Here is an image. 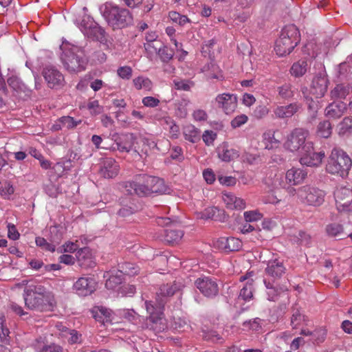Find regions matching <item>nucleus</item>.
<instances>
[{
    "label": "nucleus",
    "instance_id": "obj_50",
    "mask_svg": "<svg viewBox=\"0 0 352 352\" xmlns=\"http://www.w3.org/2000/svg\"><path fill=\"white\" fill-rule=\"evenodd\" d=\"M218 211V209L215 207H208L206 208L204 211L198 212L197 214V219H212L214 218L216 212Z\"/></svg>",
    "mask_w": 352,
    "mask_h": 352
},
{
    "label": "nucleus",
    "instance_id": "obj_18",
    "mask_svg": "<svg viewBox=\"0 0 352 352\" xmlns=\"http://www.w3.org/2000/svg\"><path fill=\"white\" fill-rule=\"evenodd\" d=\"M73 288L78 295L86 296L96 290V282L91 277H80L75 282Z\"/></svg>",
    "mask_w": 352,
    "mask_h": 352
},
{
    "label": "nucleus",
    "instance_id": "obj_55",
    "mask_svg": "<svg viewBox=\"0 0 352 352\" xmlns=\"http://www.w3.org/2000/svg\"><path fill=\"white\" fill-rule=\"evenodd\" d=\"M118 76L124 80H129L133 74L132 68L129 66L120 67L117 70Z\"/></svg>",
    "mask_w": 352,
    "mask_h": 352
},
{
    "label": "nucleus",
    "instance_id": "obj_35",
    "mask_svg": "<svg viewBox=\"0 0 352 352\" xmlns=\"http://www.w3.org/2000/svg\"><path fill=\"white\" fill-rule=\"evenodd\" d=\"M183 133L185 139L192 143L197 142L200 140V131L193 125L186 126Z\"/></svg>",
    "mask_w": 352,
    "mask_h": 352
},
{
    "label": "nucleus",
    "instance_id": "obj_43",
    "mask_svg": "<svg viewBox=\"0 0 352 352\" xmlns=\"http://www.w3.org/2000/svg\"><path fill=\"white\" fill-rule=\"evenodd\" d=\"M173 85L177 90L188 91L195 86V82L190 80L176 78L173 80Z\"/></svg>",
    "mask_w": 352,
    "mask_h": 352
},
{
    "label": "nucleus",
    "instance_id": "obj_58",
    "mask_svg": "<svg viewBox=\"0 0 352 352\" xmlns=\"http://www.w3.org/2000/svg\"><path fill=\"white\" fill-rule=\"evenodd\" d=\"M241 160L243 162H246L249 164H254L260 160V156L257 154L244 153L241 156Z\"/></svg>",
    "mask_w": 352,
    "mask_h": 352
},
{
    "label": "nucleus",
    "instance_id": "obj_26",
    "mask_svg": "<svg viewBox=\"0 0 352 352\" xmlns=\"http://www.w3.org/2000/svg\"><path fill=\"white\" fill-rule=\"evenodd\" d=\"M219 158L226 162L234 160L239 157V151L230 148L227 143H223L217 148Z\"/></svg>",
    "mask_w": 352,
    "mask_h": 352
},
{
    "label": "nucleus",
    "instance_id": "obj_16",
    "mask_svg": "<svg viewBox=\"0 0 352 352\" xmlns=\"http://www.w3.org/2000/svg\"><path fill=\"white\" fill-rule=\"evenodd\" d=\"M265 272L269 280L275 281L285 274L286 267L283 261L278 258L272 259L267 261Z\"/></svg>",
    "mask_w": 352,
    "mask_h": 352
},
{
    "label": "nucleus",
    "instance_id": "obj_31",
    "mask_svg": "<svg viewBox=\"0 0 352 352\" xmlns=\"http://www.w3.org/2000/svg\"><path fill=\"white\" fill-rule=\"evenodd\" d=\"M276 131L270 129L263 134V143L265 148L270 150L278 148L280 144V140L275 135Z\"/></svg>",
    "mask_w": 352,
    "mask_h": 352
},
{
    "label": "nucleus",
    "instance_id": "obj_5",
    "mask_svg": "<svg viewBox=\"0 0 352 352\" xmlns=\"http://www.w3.org/2000/svg\"><path fill=\"white\" fill-rule=\"evenodd\" d=\"M352 166L351 157L342 150H332L326 165V170L331 174H337L342 177H346Z\"/></svg>",
    "mask_w": 352,
    "mask_h": 352
},
{
    "label": "nucleus",
    "instance_id": "obj_49",
    "mask_svg": "<svg viewBox=\"0 0 352 352\" xmlns=\"http://www.w3.org/2000/svg\"><path fill=\"white\" fill-rule=\"evenodd\" d=\"M158 55L163 62H168L174 55V52L173 50L167 47L166 46H162L159 48Z\"/></svg>",
    "mask_w": 352,
    "mask_h": 352
},
{
    "label": "nucleus",
    "instance_id": "obj_19",
    "mask_svg": "<svg viewBox=\"0 0 352 352\" xmlns=\"http://www.w3.org/2000/svg\"><path fill=\"white\" fill-rule=\"evenodd\" d=\"M328 82L325 72H319L313 78L310 89L311 93L316 98L324 96L327 91Z\"/></svg>",
    "mask_w": 352,
    "mask_h": 352
},
{
    "label": "nucleus",
    "instance_id": "obj_41",
    "mask_svg": "<svg viewBox=\"0 0 352 352\" xmlns=\"http://www.w3.org/2000/svg\"><path fill=\"white\" fill-rule=\"evenodd\" d=\"M107 274V275H104V277L109 276L105 283V286L107 289H114L117 286L122 283L123 277L122 275L118 272L116 274L109 275V272Z\"/></svg>",
    "mask_w": 352,
    "mask_h": 352
},
{
    "label": "nucleus",
    "instance_id": "obj_22",
    "mask_svg": "<svg viewBox=\"0 0 352 352\" xmlns=\"http://www.w3.org/2000/svg\"><path fill=\"white\" fill-rule=\"evenodd\" d=\"M254 273L253 271L248 272L244 276L239 278L240 281L247 280L245 285L241 289L239 298H241L245 301H249L253 298V278Z\"/></svg>",
    "mask_w": 352,
    "mask_h": 352
},
{
    "label": "nucleus",
    "instance_id": "obj_42",
    "mask_svg": "<svg viewBox=\"0 0 352 352\" xmlns=\"http://www.w3.org/2000/svg\"><path fill=\"white\" fill-rule=\"evenodd\" d=\"M332 133L331 124L328 120L320 122L317 126V134L324 138H329Z\"/></svg>",
    "mask_w": 352,
    "mask_h": 352
},
{
    "label": "nucleus",
    "instance_id": "obj_30",
    "mask_svg": "<svg viewBox=\"0 0 352 352\" xmlns=\"http://www.w3.org/2000/svg\"><path fill=\"white\" fill-rule=\"evenodd\" d=\"M352 94V87L349 84H338L331 91L332 99H344L349 94Z\"/></svg>",
    "mask_w": 352,
    "mask_h": 352
},
{
    "label": "nucleus",
    "instance_id": "obj_56",
    "mask_svg": "<svg viewBox=\"0 0 352 352\" xmlns=\"http://www.w3.org/2000/svg\"><path fill=\"white\" fill-rule=\"evenodd\" d=\"M142 103L144 107L154 108L159 106L160 101L157 98L153 96H146L142 98Z\"/></svg>",
    "mask_w": 352,
    "mask_h": 352
},
{
    "label": "nucleus",
    "instance_id": "obj_9",
    "mask_svg": "<svg viewBox=\"0 0 352 352\" xmlns=\"http://www.w3.org/2000/svg\"><path fill=\"white\" fill-rule=\"evenodd\" d=\"M157 223L160 226L173 224V228H167L164 231L163 240L170 245L177 244L184 236V232L177 228V220L170 219V217H159L156 219Z\"/></svg>",
    "mask_w": 352,
    "mask_h": 352
},
{
    "label": "nucleus",
    "instance_id": "obj_2",
    "mask_svg": "<svg viewBox=\"0 0 352 352\" xmlns=\"http://www.w3.org/2000/svg\"><path fill=\"white\" fill-rule=\"evenodd\" d=\"M23 298L26 308L38 311L50 310L56 303L54 294L40 284L28 285Z\"/></svg>",
    "mask_w": 352,
    "mask_h": 352
},
{
    "label": "nucleus",
    "instance_id": "obj_3",
    "mask_svg": "<svg viewBox=\"0 0 352 352\" xmlns=\"http://www.w3.org/2000/svg\"><path fill=\"white\" fill-rule=\"evenodd\" d=\"M124 188L128 194L137 195L139 197L162 194L168 190L163 179L146 175H139L135 181L126 182Z\"/></svg>",
    "mask_w": 352,
    "mask_h": 352
},
{
    "label": "nucleus",
    "instance_id": "obj_15",
    "mask_svg": "<svg viewBox=\"0 0 352 352\" xmlns=\"http://www.w3.org/2000/svg\"><path fill=\"white\" fill-rule=\"evenodd\" d=\"M217 107L221 109L225 113H233L237 107V98L234 94H221L217 96L214 101Z\"/></svg>",
    "mask_w": 352,
    "mask_h": 352
},
{
    "label": "nucleus",
    "instance_id": "obj_52",
    "mask_svg": "<svg viewBox=\"0 0 352 352\" xmlns=\"http://www.w3.org/2000/svg\"><path fill=\"white\" fill-rule=\"evenodd\" d=\"M35 242L36 245L40 247L43 250L52 252H54L55 251V245L48 243L47 240L43 237H36Z\"/></svg>",
    "mask_w": 352,
    "mask_h": 352
},
{
    "label": "nucleus",
    "instance_id": "obj_27",
    "mask_svg": "<svg viewBox=\"0 0 352 352\" xmlns=\"http://www.w3.org/2000/svg\"><path fill=\"white\" fill-rule=\"evenodd\" d=\"M222 199L229 209L243 210L246 206V203L244 199L236 197L232 193L223 194Z\"/></svg>",
    "mask_w": 352,
    "mask_h": 352
},
{
    "label": "nucleus",
    "instance_id": "obj_38",
    "mask_svg": "<svg viewBox=\"0 0 352 352\" xmlns=\"http://www.w3.org/2000/svg\"><path fill=\"white\" fill-rule=\"evenodd\" d=\"M338 133L339 135H348L352 133V116L345 117L338 124Z\"/></svg>",
    "mask_w": 352,
    "mask_h": 352
},
{
    "label": "nucleus",
    "instance_id": "obj_36",
    "mask_svg": "<svg viewBox=\"0 0 352 352\" xmlns=\"http://www.w3.org/2000/svg\"><path fill=\"white\" fill-rule=\"evenodd\" d=\"M118 267V272L122 276H133L138 274L140 272V267L136 264L128 262L119 264Z\"/></svg>",
    "mask_w": 352,
    "mask_h": 352
},
{
    "label": "nucleus",
    "instance_id": "obj_44",
    "mask_svg": "<svg viewBox=\"0 0 352 352\" xmlns=\"http://www.w3.org/2000/svg\"><path fill=\"white\" fill-rule=\"evenodd\" d=\"M264 284L267 290L268 300L272 301L276 300L278 296L280 294V291L270 282V280L264 279Z\"/></svg>",
    "mask_w": 352,
    "mask_h": 352
},
{
    "label": "nucleus",
    "instance_id": "obj_59",
    "mask_svg": "<svg viewBox=\"0 0 352 352\" xmlns=\"http://www.w3.org/2000/svg\"><path fill=\"white\" fill-rule=\"evenodd\" d=\"M269 109L265 105H259L254 110V116L257 119H261L269 113Z\"/></svg>",
    "mask_w": 352,
    "mask_h": 352
},
{
    "label": "nucleus",
    "instance_id": "obj_46",
    "mask_svg": "<svg viewBox=\"0 0 352 352\" xmlns=\"http://www.w3.org/2000/svg\"><path fill=\"white\" fill-rule=\"evenodd\" d=\"M59 121L63 126L67 129H74L82 122L81 120H76L71 116H63L60 118Z\"/></svg>",
    "mask_w": 352,
    "mask_h": 352
},
{
    "label": "nucleus",
    "instance_id": "obj_61",
    "mask_svg": "<svg viewBox=\"0 0 352 352\" xmlns=\"http://www.w3.org/2000/svg\"><path fill=\"white\" fill-rule=\"evenodd\" d=\"M248 120V118L247 116H245L244 114H241L240 116L235 117L231 121V126L234 129L240 127L241 125L246 123Z\"/></svg>",
    "mask_w": 352,
    "mask_h": 352
},
{
    "label": "nucleus",
    "instance_id": "obj_60",
    "mask_svg": "<svg viewBox=\"0 0 352 352\" xmlns=\"http://www.w3.org/2000/svg\"><path fill=\"white\" fill-rule=\"evenodd\" d=\"M280 201L273 192H269L262 197L264 204H277Z\"/></svg>",
    "mask_w": 352,
    "mask_h": 352
},
{
    "label": "nucleus",
    "instance_id": "obj_10",
    "mask_svg": "<svg viewBox=\"0 0 352 352\" xmlns=\"http://www.w3.org/2000/svg\"><path fill=\"white\" fill-rule=\"evenodd\" d=\"M195 285L199 292L206 298H212L219 294V285L217 279L213 277L201 276L196 279Z\"/></svg>",
    "mask_w": 352,
    "mask_h": 352
},
{
    "label": "nucleus",
    "instance_id": "obj_28",
    "mask_svg": "<svg viewBox=\"0 0 352 352\" xmlns=\"http://www.w3.org/2000/svg\"><path fill=\"white\" fill-rule=\"evenodd\" d=\"M325 231L329 237L335 238L338 240L345 239L348 236V233L345 232L343 226L338 223H331L327 225Z\"/></svg>",
    "mask_w": 352,
    "mask_h": 352
},
{
    "label": "nucleus",
    "instance_id": "obj_13",
    "mask_svg": "<svg viewBox=\"0 0 352 352\" xmlns=\"http://www.w3.org/2000/svg\"><path fill=\"white\" fill-rule=\"evenodd\" d=\"M42 75L48 87L51 89L60 88L65 84L63 75L54 66L48 65L44 67Z\"/></svg>",
    "mask_w": 352,
    "mask_h": 352
},
{
    "label": "nucleus",
    "instance_id": "obj_40",
    "mask_svg": "<svg viewBox=\"0 0 352 352\" xmlns=\"http://www.w3.org/2000/svg\"><path fill=\"white\" fill-rule=\"evenodd\" d=\"M278 96L284 100H289L294 96L295 89L289 83H285L277 87Z\"/></svg>",
    "mask_w": 352,
    "mask_h": 352
},
{
    "label": "nucleus",
    "instance_id": "obj_48",
    "mask_svg": "<svg viewBox=\"0 0 352 352\" xmlns=\"http://www.w3.org/2000/svg\"><path fill=\"white\" fill-rule=\"evenodd\" d=\"M203 338L212 342H221L222 337L214 330L203 331Z\"/></svg>",
    "mask_w": 352,
    "mask_h": 352
},
{
    "label": "nucleus",
    "instance_id": "obj_23",
    "mask_svg": "<svg viewBox=\"0 0 352 352\" xmlns=\"http://www.w3.org/2000/svg\"><path fill=\"white\" fill-rule=\"evenodd\" d=\"M135 142V137L131 133L122 134L115 140V145L113 149H117L120 152L129 153L133 148Z\"/></svg>",
    "mask_w": 352,
    "mask_h": 352
},
{
    "label": "nucleus",
    "instance_id": "obj_4",
    "mask_svg": "<svg viewBox=\"0 0 352 352\" xmlns=\"http://www.w3.org/2000/svg\"><path fill=\"white\" fill-rule=\"evenodd\" d=\"M100 10L113 29L125 28L133 22L132 15L126 8L107 3L100 7Z\"/></svg>",
    "mask_w": 352,
    "mask_h": 352
},
{
    "label": "nucleus",
    "instance_id": "obj_14",
    "mask_svg": "<svg viewBox=\"0 0 352 352\" xmlns=\"http://www.w3.org/2000/svg\"><path fill=\"white\" fill-rule=\"evenodd\" d=\"M79 28L81 32L87 37L98 39L102 36L103 31L89 16H83Z\"/></svg>",
    "mask_w": 352,
    "mask_h": 352
},
{
    "label": "nucleus",
    "instance_id": "obj_63",
    "mask_svg": "<svg viewBox=\"0 0 352 352\" xmlns=\"http://www.w3.org/2000/svg\"><path fill=\"white\" fill-rule=\"evenodd\" d=\"M135 287L132 285H125L120 289V292L122 296H132L135 293Z\"/></svg>",
    "mask_w": 352,
    "mask_h": 352
},
{
    "label": "nucleus",
    "instance_id": "obj_29",
    "mask_svg": "<svg viewBox=\"0 0 352 352\" xmlns=\"http://www.w3.org/2000/svg\"><path fill=\"white\" fill-rule=\"evenodd\" d=\"M218 242L219 243V248L226 251H237L241 247V241L234 237L221 238Z\"/></svg>",
    "mask_w": 352,
    "mask_h": 352
},
{
    "label": "nucleus",
    "instance_id": "obj_54",
    "mask_svg": "<svg viewBox=\"0 0 352 352\" xmlns=\"http://www.w3.org/2000/svg\"><path fill=\"white\" fill-rule=\"evenodd\" d=\"M14 192V188L10 182L6 183L0 189V195L5 199H10Z\"/></svg>",
    "mask_w": 352,
    "mask_h": 352
},
{
    "label": "nucleus",
    "instance_id": "obj_6",
    "mask_svg": "<svg viewBox=\"0 0 352 352\" xmlns=\"http://www.w3.org/2000/svg\"><path fill=\"white\" fill-rule=\"evenodd\" d=\"M61 59L64 67L70 73L84 71L87 64L84 50L77 46H72L65 50Z\"/></svg>",
    "mask_w": 352,
    "mask_h": 352
},
{
    "label": "nucleus",
    "instance_id": "obj_51",
    "mask_svg": "<svg viewBox=\"0 0 352 352\" xmlns=\"http://www.w3.org/2000/svg\"><path fill=\"white\" fill-rule=\"evenodd\" d=\"M111 311L102 307L98 308V313H97V315L94 316L96 320H99L98 318H100L102 323L111 321Z\"/></svg>",
    "mask_w": 352,
    "mask_h": 352
},
{
    "label": "nucleus",
    "instance_id": "obj_1",
    "mask_svg": "<svg viewBox=\"0 0 352 352\" xmlns=\"http://www.w3.org/2000/svg\"><path fill=\"white\" fill-rule=\"evenodd\" d=\"M179 289L176 284L162 285L156 293L155 300H145L146 310L148 314L147 318L151 328L157 332L163 331L166 329V320L164 317L163 309L167 298L175 294Z\"/></svg>",
    "mask_w": 352,
    "mask_h": 352
},
{
    "label": "nucleus",
    "instance_id": "obj_64",
    "mask_svg": "<svg viewBox=\"0 0 352 352\" xmlns=\"http://www.w3.org/2000/svg\"><path fill=\"white\" fill-rule=\"evenodd\" d=\"M216 137L217 134L212 131H206L202 135L203 140L207 145L212 144Z\"/></svg>",
    "mask_w": 352,
    "mask_h": 352
},
{
    "label": "nucleus",
    "instance_id": "obj_37",
    "mask_svg": "<svg viewBox=\"0 0 352 352\" xmlns=\"http://www.w3.org/2000/svg\"><path fill=\"white\" fill-rule=\"evenodd\" d=\"M291 241L300 245L308 246L311 244V237L308 233L298 230L291 236Z\"/></svg>",
    "mask_w": 352,
    "mask_h": 352
},
{
    "label": "nucleus",
    "instance_id": "obj_34",
    "mask_svg": "<svg viewBox=\"0 0 352 352\" xmlns=\"http://www.w3.org/2000/svg\"><path fill=\"white\" fill-rule=\"evenodd\" d=\"M133 84L138 90L143 89L146 91H151L153 87L152 81L148 78L142 76L135 78L133 80Z\"/></svg>",
    "mask_w": 352,
    "mask_h": 352
},
{
    "label": "nucleus",
    "instance_id": "obj_32",
    "mask_svg": "<svg viewBox=\"0 0 352 352\" xmlns=\"http://www.w3.org/2000/svg\"><path fill=\"white\" fill-rule=\"evenodd\" d=\"M282 177L276 173L270 172L264 179V183L272 190L279 188H285V184L281 181Z\"/></svg>",
    "mask_w": 352,
    "mask_h": 352
},
{
    "label": "nucleus",
    "instance_id": "obj_47",
    "mask_svg": "<svg viewBox=\"0 0 352 352\" xmlns=\"http://www.w3.org/2000/svg\"><path fill=\"white\" fill-rule=\"evenodd\" d=\"M305 316L298 309L294 310L291 318V325L293 329H298L305 322Z\"/></svg>",
    "mask_w": 352,
    "mask_h": 352
},
{
    "label": "nucleus",
    "instance_id": "obj_21",
    "mask_svg": "<svg viewBox=\"0 0 352 352\" xmlns=\"http://www.w3.org/2000/svg\"><path fill=\"white\" fill-rule=\"evenodd\" d=\"M120 170L118 163L113 158H105L101 163L100 174L104 178L116 177Z\"/></svg>",
    "mask_w": 352,
    "mask_h": 352
},
{
    "label": "nucleus",
    "instance_id": "obj_45",
    "mask_svg": "<svg viewBox=\"0 0 352 352\" xmlns=\"http://www.w3.org/2000/svg\"><path fill=\"white\" fill-rule=\"evenodd\" d=\"M170 20L179 24L181 26L185 25L186 23H190V19L185 15H182L179 12L171 11L168 14Z\"/></svg>",
    "mask_w": 352,
    "mask_h": 352
},
{
    "label": "nucleus",
    "instance_id": "obj_20",
    "mask_svg": "<svg viewBox=\"0 0 352 352\" xmlns=\"http://www.w3.org/2000/svg\"><path fill=\"white\" fill-rule=\"evenodd\" d=\"M307 176V172L300 168L292 167L285 173V186H297L302 184Z\"/></svg>",
    "mask_w": 352,
    "mask_h": 352
},
{
    "label": "nucleus",
    "instance_id": "obj_7",
    "mask_svg": "<svg viewBox=\"0 0 352 352\" xmlns=\"http://www.w3.org/2000/svg\"><path fill=\"white\" fill-rule=\"evenodd\" d=\"M326 196V192L313 186L305 185L297 189V197L303 204L318 207L321 206Z\"/></svg>",
    "mask_w": 352,
    "mask_h": 352
},
{
    "label": "nucleus",
    "instance_id": "obj_12",
    "mask_svg": "<svg viewBox=\"0 0 352 352\" xmlns=\"http://www.w3.org/2000/svg\"><path fill=\"white\" fill-rule=\"evenodd\" d=\"M334 198L338 210L347 212L352 210V190L344 187H338L334 192Z\"/></svg>",
    "mask_w": 352,
    "mask_h": 352
},
{
    "label": "nucleus",
    "instance_id": "obj_17",
    "mask_svg": "<svg viewBox=\"0 0 352 352\" xmlns=\"http://www.w3.org/2000/svg\"><path fill=\"white\" fill-rule=\"evenodd\" d=\"M302 109L299 102H292L286 105H278L273 110V116L276 119H289Z\"/></svg>",
    "mask_w": 352,
    "mask_h": 352
},
{
    "label": "nucleus",
    "instance_id": "obj_33",
    "mask_svg": "<svg viewBox=\"0 0 352 352\" xmlns=\"http://www.w3.org/2000/svg\"><path fill=\"white\" fill-rule=\"evenodd\" d=\"M280 36L286 37L294 43H298L300 40L299 30L294 25H286L282 30Z\"/></svg>",
    "mask_w": 352,
    "mask_h": 352
},
{
    "label": "nucleus",
    "instance_id": "obj_11",
    "mask_svg": "<svg viewBox=\"0 0 352 352\" xmlns=\"http://www.w3.org/2000/svg\"><path fill=\"white\" fill-rule=\"evenodd\" d=\"M303 149L299 154L300 155V163L302 166H318L322 163V159L324 157V153L323 151L315 152L312 142H307Z\"/></svg>",
    "mask_w": 352,
    "mask_h": 352
},
{
    "label": "nucleus",
    "instance_id": "obj_57",
    "mask_svg": "<svg viewBox=\"0 0 352 352\" xmlns=\"http://www.w3.org/2000/svg\"><path fill=\"white\" fill-rule=\"evenodd\" d=\"M87 109L91 115H98L102 113V107L99 104L98 100L90 101L87 104Z\"/></svg>",
    "mask_w": 352,
    "mask_h": 352
},
{
    "label": "nucleus",
    "instance_id": "obj_25",
    "mask_svg": "<svg viewBox=\"0 0 352 352\" xmlns=\"http://www.w3.org/2000/svg\"><path fill=\"white\" fill-rule=\"evenodd\" d=\"M297 45L286 37L280 36L276 41L275 51L280 56H285L290 54Z\"/></svg>",
    "mask_w": 352,
    "mask_h": 352
},
{
    "label": "nucleus",
    "instance_id": "obj_24",
    "mask_svg": "<svg viewBox=\"0 0 352 352\" xmlns=\"http://www.w3.org/2000/svg\"><path fill=\"white\" fill-rule=\"evenodd\" d=\"M346 108V104L343 102H333L325 108L324 114L329 119L337 120L344 115Z\"/></svg>",
    "mask_w": 352,
    "mask_h": 352
},
{
    "label": "nucleus",
    "instance_id": "obj_53",
    "mask_svg": "<svg viewBox=\"0 0 352 352\" xmlns=\"http://www.w3.org/2000/svg\"><path fill=\"white\" fill-rule=\"evenodd\" d=\"M245 221L254 222L261 220L263 217L261 213L256 210L246 211L243 214Z\"/></svg>",
    "mask_w": 352,
    "mask_h": 352
},
{
    "label": "nucleus",
    "instance_id": "obj_62",
    "mask_svg": "<svg viewBox=\"0 0 352 352\" xmlns=\"http://www.w3.org/2000/svg\"><path fill=\"white\" fill-rule=\"evenodd\" d=\"M69 335V338H68V342L73 344L76 343L80 342L81 341V334H79L76 330L72 329L68 331L66 333V336Z\"/></svg>",
    "mask_w": 352,
    "mask_h": 352
},
{
    "label": "nucleus",
    "instance_id": "obj_8",
    "mask_svg": "<svg viewBox=\"0 0 352 352\" xmlns=\"http://www.w3.org/2000/svg\"><path fill=\"white\" fill-rule=\"evenodd\" d=\"M309 132L302 128L294 129L289 135L284 144L287 150L291 152H298L300 154L304 149L303 147L307 144V138Z\"/></svg>",
    "mask_w": 352,
    "mask_h": 352
},
{
    "label": "nucleus",
    "instance_id": "obj_39",
    "mask_svg": "<svg viewBox=\"0 0 352 352\" xmlns=\"http://www.w3.org/2000/svg\"><path fill=\"white\" fill-rule=\"evenodd\" d=\"M308 64L305 60H300L294 63L291 68V74L295 77L302 76L307 71Z\"/></svg>",
    "mask_w": 352,
    "mask_h": 352
}]
</instances>
